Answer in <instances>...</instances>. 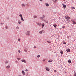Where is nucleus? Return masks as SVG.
<instances>
[{
    "instance_id": "2f4dec72",
    "label": "nucleus",
    "mask_w": 76,
    "mask_h": 76,
    "mask_svg": "<svg viewBox=\"0 0 76 76\" xmlns=\"http://www.w3.org/2000/svg\"><path fill=\"white\" fill-rule=\"evenodd\" d=\"M5 28L6 29H7V28H8V27L7 26H5Z\"/></svg>"
},
{
    "instance_id": "9d476101",
    "label": "nucleus",
    "mask_w": 76,
    "mask_h": 76,
    "mask_svg": "<svg viewBox=\"0 0 76 76\" xmlns=\"http://www.w3.org/2000/svg\"><path fill=\"white\" fill-rule=\"evenodd\" d=\"M72 22L73 23V24H75V25H76V21H75V20H74V21H73Z\"/></svg>"
},
{
    "instance_id": "a211bd4d",
    "label": "nucleus",
    "mask_w": 76,
    "mask_h": 76,
    "mask_svg": "<svg viewBox=\"0 0 76 76\" xmlns=\"http://www.w3.org/2000/svg\"><path fill=\"white\" fill-rule=\"evenodd\" d=\"M69 63L70 64L71 63V60H68Z\"/></svg>"
},
{
    "instance_id": "4468645a",
    "label": "nucleus",
    "mask_w": 76,
    "mask_h": 76,
    "mask_svg": "<svg viewBox=\"0 0 76 76\" xmlns=\"http://www.w3.org/2000/svg\"><path fill=\"white\" fill-rule=\"evenodd\" d=\"M10 67V65H8V66H7L6 67V69H9Z\"/></svg>"
},
{
    "instance_id": "f3484780",
    "label": "nucleus",
    "mask_w": 76,
    "mask_h": 76,
    "mask_svg": "<svg viewBox=\"0 0 76 76\" xmlns=\"http://www.w3.org/2000/svg\"><path fill=\"white\" fill-rule=\"evenodd\" d=\"M21 20H22L23 22L24 21V19H23V17L21 18Z\"/></svg>"
},
{
    "instance_id": "c03bdc74",
    "label": "nucleus",
    "mask_w": 76,
    "mask_h": 76,
    "mask_svg": "<svg viewBox=\"0 0 76 76\" xmlns=\"http://www.w3.org/2000/svg\"><path fill=\"white\" fill-rule=\"evenodd\" d=\"M15 63H18V61H15Z\"/></svg>"
},
{
    "instance_id": "393cba45",
    "label": "nucleus",
    "mask_w": 76,
    "mask_h": 76,
    "mask_svg": "<svg viewBox=\"0 0 76 76\" xmlns=\"http://www.w3.org/2000/svg\"><path fill=\"white\" fill-rule=\"evenodd\" d=\"M65 28V26H62V28H63V29H64Z\"/></svg>"
},
{
    "instance_id": "09e8293b",
    "label": "nucleus",
    "mask_w": 76,
    "mask_h": 76,
    "mask_svg": "<svg viewBox=\"0 0 76 76\" xmlns=\"http://www.w3.org/2000/svg\"><path fill=\"white\" fill-rule=\"evenodd\" d=\"M50 62H52V61H53L52 60L50 61Z\"/></svg>"
},
{
    "instance_id": "f704fd0d",
    "label": "nucleus",
    "mask_w": 76,
    "mask_h": 76,
    "mask_svg": "<svg viewBox=\"0 0 76 76\" xmlns=\"http://www.w3.org/2000/svg\"><path fill=\"white\" fill-rule=\"evenodd\" d=\"M74 20H71V21L72 22H73V21H74Z\"/></svg>"
},
{
    "instance_id": "7ed1b4c3",
    "label": "nucleus",
    "mask_w": 76,
    "mask_h": 76,
    "mask_svg": "<svg viewBox=\"0 0 76 76\" xmlns=\"http://www.w3.org/2000/svg\"><path fill=\"white\" fill-rule=\"evenodd\" d=\"M21 61H22V62H24V63H26V61H25V60L24 59L21 60Z\"/></svg>"
},
{
    "instance_id": "39448f33",
    "label": "nucleus",
    "mask_w": 76,
    "mask_h": 76,
    "mask_svg": "<svg viewBox=\"0 0 76 76\" xmlns=\"http://www.w3.org/2000/svg\"><path fill=\"white\" fill-rule=\"evenodd\" d=\"M69 18H70V17H69V16H68L67 17H65V19H66L68 20Z\"/></svg>"
},
{
    "instance_id": "3c124183",
    "label": "nucleus",
    "mask_w": 76,
    "mask_h": 76,
    "mask_svg": "<svg viewBox=\"0 0 76 76\" xmlns=\"http://www.w3.org/2000/svg\"><path fill=\"white\" fill-rule=\"evenodd\" d=\"M43 61H45V60H44Z\"/></svg>"
},
{
    "instance_id": "6ab92c4d",
    "label": "nucleus",
    "mask_w": 76,
    "mask_h": 76,
    "mask_svg": "<svg viewBox=\"0 0 76 76\" xmlns=\"http://www.w3.org/2000/svg\"><path fill=\"white\" fill-rule=\"evenodd\" d=\"M63 7L64 9H66V5H63Z\"/></svg>"
},
{
    "instance_id": "4d7b16f0",
    "label": "nucleus",
    "mask_w": 76,
    "mask_h": 76,
    "mask_svg": "<svg viewBox=\"0 0 76 76\" xmlns=\"http://www.w3.org/2000/svg\"><path fill=\"white\" fill-rule=\"evenodd\" d=\"M28 75V73H27V75Z\"/></svg>"
},
{
    "instance_id": "8fccbe9b",
    "label": "nucleus",
    "mask_w": 76,
    "mask_h": 76,
    "mask_svg": "<svg viewBox=\"0 0 76 76\" xmlns=\"http://www.w3.org/2000/svg\"><path fill=\"white\" fill-rule=\"evenodd\" d=\"M62 29V28H60V29Z\"/></svg>"
},
{
    "instance_id": "1a4fd4ad",
    "label": "nucleus",
    "mask_w": 76,
    "mask_h": 76,
    "mask_svg": "<svg viewBox=\"0 0 76 76\" xmlns=\"http://www.w3.org/2000/svg\"><path fill=\"white\" fill-rule=\"evenodd\" d=\"M18 22L19 24H21V21H20V20H18Z\"/></svg>"
},
{
    "instance_id": "603ef678",
    "label": "nucleus",
    "mask_w": 76,
    "mask_h": 76,
    "mask_svg": "<svg viewBox=\"0 0 76 76\" xmlns=\"http://www.w3.org/2000/svg\"><path fill=\"white\" fill-rule=\"evenodd\" d=\"M18 76H22V75H19Z\"/></svg>"
},
{
    "instance_id": "b1692460",
    "label": "nucleus",
    "mask_w": 76,
    "mask_h": 76,
    "mask_svg": "<svg viewBox=\"0 0 76 76\" xmlns=\"http://www.w3.org/2000/svg\"><path fill=\"white\" fill-rule=\"evenodd\" d=\"M44 24L43 23L42 24V28H44Z\"/></svg>"
},
{
    "instance_id": "cd10ccee",
    "label": "nucleus",
    "mask_w": 76,
    "mask_h": 76,
    "mask_svg": "<svg viewBox=\"0 0 76 76\" xmlns=\"http://www.w3.org/2000/svg\"><path fill=\"white\" fill-rule=\"evenodd\" d=\"M54 72L57 73V70H54Z\"/></svg>"
},
{
    "instance_id": "13d9d810",
    "label": "nucleus",
    "mask_w": 76,
    "mask_h": 76,
    "mask_svg": "<svg viewBox=\"0 0 76 76\" xmlns=\"http://www.w3.org/2000/svg\"><path fill=\"white\" fill-rule=\"evenodd\" d=\"M64 0V1H65V0Z\"/></svg>"
},
{
    "instance_id": "49530a36",
    "label": "nucleus",
    "mask_w": 76,
    "mask_h": 76,
    "mask_svg": "<svg viewBox=\"0 0 76 76\" xmlns=\"http://www.w3.org/2000/svg\"><path fill=\"white\" fill-rule=\"evenodd\" d=\"M64 41H63L62 42V43H64Z\"/></svg>"
},
{
    "instance_id": "4be33fe9",
    "label": "nucleus",
    "mask_w": 76,
    "mask_h": 76,
    "mask_svg": "<svg viewBox=\"0 0 76 76\" xmlns=\"http://www.w3.org/2000/svg\"><path fill=\"white\" fill-rule=\"evenodd\" d=\"M74 76H76V73L75 72L74 73Z\"/></svg>"
},
{
    "instance_id": "f257e3e1",
    "label": "nucleus",
    "mask_w": 76,
    "mask_h": 76,
    "mask_svg": "<svg viewBox=\"0 0 76 76\" xmlns=\"http://www.w3.org/2000/svg\"><path fill=\"white\" fill-rule=\"evenodd\" d=\"M45 18V16L43 15L42 17H40V19H41L42 20H43V19Z\"/></svg>"
},
{
    "instance_id": "f8f14e48",
    "label": "nucleus",
    "mask_w": 76,
    "mask_h": 76,
    "mask_svg": "<svg viewBox=\"0 0 76 76\" xmlns=\"http://www.w3.org/2000/svg\"><path fill=\"white\" fill-rule=\"evenodd\" d=\"M24 51H25V52H27V51H28V49L26 48L25 49H24Z\"/></svg>"
},
{
    "instance_id": "37998d69",
    "label": "nucleus",
    "mask_w": 76,
    "mask_h": 76,
    "mask_svg": "<svg viewBox=\"0 0 76 76\" xmlns=\"http://www.w3.org/2000/svg\"><path fill=\"white\" fill-rule=\"evenodd\" d=\"M66 44V42H64V43H63V44Z\"/></svg>"
},
{
    "instance_id": "ea45409f",
    "label": "nucleus",
    "mask_w": 76,
    "mask_h": 76,
    "mask_svg": "<svg viewBox=\"0 0 76 76\" xmlns=\"http://www.w3.org/2000/svg\"><path fill=\"white\" fill-rule=\"evenodd\" d=\"M18 52L19 53H20V52H21L20 50H18Z\"/></svg>"
},
{
    "instance_id": "9b49d317",
    "label": "nucleus",
    "mask_w": 76,
    "mask_h": 76,
    "mask_svg": "<svg viewBox=\"0 0 76 76\" xmlns=\"http://www.w3.org/2000/svg\"><path fill=\"white\" fill-rule=\"evenodd\" d=\"M22 73L23 75H25V72H24V71L22 70Z\"/></svg>"
},
{
    "instance_id": "0eeeda50",
    "label": "nucleus",
    "mask_w": 76,
    "mask_h": 76,
    "mask_svg": "<svg viewBox=\"0 0 76 76\" xmlns=\"http://www.w3.org/2000/svg\"><path fill=\"white\" fill-rule=\"evenodd\" d=\"M70 49L68 48V49H67V50H66V51H67V52H69V53H70Z\"/></svg>"
},
{
    "instance_id": "de8ad7c7",
    "label": "nucleus",
    "mask_w": 76,
    "mask_h": 76,
    "mask_svg": "<svg viewBox=\"0 0 76 76\" xmlns=\"http://www.w3.org/2000/svg\"><path fill=\"white\" fill-rule=\"evenodd\" d=\"M48 61L49 62H50V60H49Z\"/></svg>"
},
{
    "instance_id": "bb28decb",
    "label": "nucleus",
    "mask_w": 76,
    "mask_h": 76,
    "mask_svg": "<svg viewBox=\"0 0 76 76\" xmlns=\"http://www.w3.org/2000/svg\"><path fill=\"white\" fill-rule=\"evenodd\" d=\"M37 57H38V58H39L40 57V55H38L37 56Z\"/></svg>"
},
{
    "instance_id": "a878e982",
    "label": "nucleus",
    "mask_w": 76,
    "mask_h": 76,
    "mask_svg": "<svg viewBox=\"0 0 76 76\" xmlns=\"http://www.w3.org/2000/svg\"><path fill=\"white\" fill-rule=\"evenodd\" d=\"M47 42H48V43H49V44H51V42L49 41H47Z\"/></svg>"
},
{
    "instance_id": "79ce46f5",
    "label": "nucleus",
    "mask_w": 76,
    "mask_h": 76,
    "mask_svg": "<svg viewBox=\"0 0 76 76\" xmlns=\"http://www.w3.org/2000/svg\"><path fill=\"white\" fill-rule=\"evenodd\" d=\"M57 0H55V1H54V2H56V1L57 2Z\"/></svg>"
},
{
    "instance_id": "f03ea898",
    "label": "nucleus",
    "mask_w": 76,
    "mask_h": 76,
    "mask_svg": "<svg viewBox=\"0 0 76 76\" xmlns=\"http://www.w3.org/2000/svg\"><path fill=\"white\" fill-rule=\"evenodd\" d=\"M30 35V31H27V33L26 34V35H28V36H29Z\"/></svg>"
},
{
    "instance_id": "c85d7f7f",
    "label": "nucleus",
    "mask_w": 76,
    "mask_h": 76,
    "mask_svg": "<svg viewBox=\"0 0 76 76\" xmlns=\"http://www.w3.org/2000/svg\"><path fill=\"white\" fill-rule=\"evenodd\" d=\"M34 19H35V18H37V16H34Z\"/></svg>"
},
{
    "instance_id": "7c9ffc66",
    "label": "nucleus",
    "mask_w": 76,
    "mask_h": 76,
    "mask_svg": "<svg viewBox=\"0 0 76 76\" xmlns=\"http://www.w3.org/2000/svg\"><path fill=\"white\" fill-rule=\"evenodd\" d=\"M9 62V61H5V63H8V62Z\"/></svg>"
},
{
    "instance_id": "2eb2a0df",
    "label": "nucleus",
    "mask_w": 76,
    "mask_h": 76,
    "mask_svg": "<svg viewBox=\"0 0 76 76\" xmlns=\"http://www.w3.org/2000/svg\"><path fill=\"white\" fill-rule=\"evenodd\" d=\"M57 25L56 24H53V26L54 27V28H56V27H57Z\"/></svg>"
},
{
    "instance_id": "423d86ee",
    "label": "nucleus",
    "mask_w": 76,
    "mask_h": 76,
    "mask_svg": "<svg viewBox=\"0 0 76 76\" xmlns=\"http://www.w3.org/2000/svg\"><path fill=\"white\" fill-rule=\"evenodd\" d=\"M46 70L47 71H50V69H49V68L48 67L46 68Z\"/></svg>"
},
{
    "instance_id": "6e6d98bb",
    "label": "nucleus",
    "mask_w": 76,
    "mask_h": 76,
    "mask_svg": "<svg viewBox=\"0 0 76 76\" xmlns=\"http://www.w3.org/2000/svg\"><path fill=\"white\" fill-rule=\"evenodd\" d=\"M62 5H64L63 4H62Z\"/></svg>"
},
{
    "instance_id": "ddd939ff",
    "label": "nucleus",
    "mask_w": 76,
    "mask_h": 76,
    "mask_svg": "<svg viewBox=\"0 0 76 76\" xmlns=\"http://www.w3.org/2000/svg\"><path fill=\"white\" fill-rule=\"evenodd\" d=\"M46 6L47 7H48L49 6V4L48 3H46L45 4Z\"/></svg>"
},
{
    "instance_id": "4c0bfd02",
    "label": "nucleus",
    "mask_w": 76,
    "mask_h": 76,
    "mask_svg": "<svg viewBox=\"0 0 76 76\" xmlns=\"http://www.w3.org/2000/svg\"><path fill=\"white\" fill-rule=\"evenodd\" d=\"M34 48H37V47L36 46H34Z\"/></svg>"
},
{
    "instance_id": "c9c22d12",
    "label": "nucleus",
    "mask_w": 76,
    "mask_h": 76,
    "mask_svg": "<svg viewBox=\"0 0 76 76\" xmlns=\"http://www.w3.org/2000/svg\"><path fill=\"white\" fill-rule=\"evenodd\" d=\"M16 28V29H19V27H18V26Z\"/></svg>"
},
{
    "instance_id": "dca6fc26",
    "label": "nucleus",
    "mask_w": 76,
    "mask_h": 76,
    "mask_svg": "<svg viewBox=\"0 0 76 76\" xmlns=\"http://www.w3.org/2000/svg\"><path fill=\"white\" fill-rule=\"evenodd\" d=\"M44 22H45V23H48V21H47L45 20H44Z\"/></svg>"
},
{
    "instance_id": "5fc2aeb1",
    "label": "nucleus",
    "mask_w": 76,
    "mask_h": 76,
    "mask_svg": "<svg viewBox=\"0 0 76 76\" xmlns=\"http://www.w3.org/2000/svg\"><path fill=\"white\" fill-rule=\"evenodd\" d=\"M42 0H40V1H42Z\"/></svg>"
},
{
    "instance_id": "473e14b6",
    "label": "nucleus",
    "mask_w": 76,
    "mask_h": 76,
    "mask_svg": "<svg viewBox=\"0 0 76 76\" xmlns=\"http://www.w3.org/2000/svg\"><path fill=\"white\" fill-rule=\"evenodd\" d=\"M26 6H29V4H26Z\"/></svg>"
},
{
    "instance_id": "6e6552de",
    "label": "nucleus",
    "mask_w": 76,
    "mask_h": 76,
    "mask_svg": "<svg viewBox=\"0 0 76 76\" xmlns=\"http://www.w3.org/2000/svg\"><path fill=\"white\" fill-rule=\"evenodd\" d=\"M21 5L23 7H25V4H22Z\"/></svg>"
},
{
    "instance_id": "a19ab883",
    "label": "nucleus",
    "mask_w": 76,
    "mask_h": 76,
    "mask_svg": "<svg viewBox=\"0 0 76 76\" xmlns=\"http://www.w3.org/2000/svg\"><path fill=\"white\" fill-rule=\"evenodd\" d=\"M17 60H20V58H17Z\"/></svg>"
},
{
    "instance_id": "a18cd8bd",
    "label": "nucleus",
    "mask_w": 76,
    "mask_h": 76,
    "mask_svg": "<svg viewBox=\"0 0 76 76\" xmlns=\"http://www.w3.org/2000/svg\"><path fill=\"white\" fill-rule=\"evenodd\" d=\"M26 72H28V69H26L25 70Z\"/></svg>"
},
{
    "instance_id": "c756f323",
    "label": "nucleus",
    "mask_w": 76,
    "mask_h": 76,
    "mask_svg": "<svg viewBox=\"0 0 76 76\" xmlns=\"http://www.w3.org/2000/svg\"><path fill=\"white\" fill-rule=\"evenodd\" d=\"M71 9H75V10L76 9H75V7H71Z\"/></svg>"
},
{
    "instance_id": "58836bf2",
    "label": "nucleus",
    "mask_w": 76,
    "mask_h": 76,
    "mask_svg": "<svg viewBox=\"0 0 76 76\" xmlns=\"http://www.w3.org/2000/svg\"><path fill=\"white\" fill-rule=\"evenodd\" d=\"M0 24H1V25H2V24H4V23H1Z\"/></svg>"
},
{
    "instance_id": "aec40b11",
    "label": "nucleus",
    "mask_w": 76,
    "mask_h": 76,
    "mask_svg": "<svg viewBox=\"0 0 76 76\" xmlns=\"http://www.w3.org/2000/svg\"><path fill=\"white\" fill-rule=\"evenodd\" d=\"M44 31V30H42L41 31L39 32V34H42V32Z\"/></svg>"
},
{
    "instance_id": "864d4df0",
    "label": "nucleus",
    "mask_w": 76,
    "mask_h": 76,
    "mask_svg": "<svg viewBox=\"0 0 76 76\" xmlns=\"http://www.w3.org/2000/svg\"><path fill=\"white\" fill-rule=\"evenodd\" d=\"M53 0V1H54V0Z\"/></svg>"
},
{
    "instance_id": "20e7f679",
    "label": "nucleus",
    "mask_w": 76,
    "mask_h": 76,
    "mask_svg": "<svg viewBox=\"0 0 76 76\" xmlns=\"http://www.w3.org/2000/svg\"><path fill=\"white\" fill-rule=\"evenodd\" d=\"M37 24L39 25V26H41V25H42V24H41V23H37Z\"/></svg>"
},
{
    "instance_id": "e433bc0d",
    "label": "nucleus",
    "mask_w": 76,
    "mask_h": 76,
    "mask_svg": "<svg viewBox=\"0 0 76 76\" xmlns=\"http://www.w3.org/2000/svg\"><path fill=\"white\" fill-rule=\"evenodd\" d=\"M67 21H68V23H69V22H70V20H67Z\"/></svg>"
},
{
    "instance_id": "412c9836",
    "label": "nucleus",
    "mask_w": 76,
    "mask_h": 76,
    "mask_svg": "<svg viewBox=\"0 0 76 76\" xmlns=\"http://www.w3.org/2000/svg\"><path fill=\"white\" fill-rule=\"evenodd\" d=\"M60 53L61 54H63V52L62 51H60Z\"/></svg>"
},
{
    "instance_id": "72a5a7b5",
    "label": "nucleus",
    "mask_w": 76,
    "mask_h": 76,
    "mask_svg": "<svg viewBox=\"0 0 76 76\" xmlns=\"http://www.w3.org/2000/svg\"><path fill=\"white\" fill-rule=\"evenodd\" d=\"M18 41H20V39H18Z\"/></svg>"
},
{
    "instance_id": "5701e85b",
    "label": "nucleus",
    "mask_w": 76,
    "mask_h": 76,
    "mask_svg": "<svg viewBox=\"0 0 76 76\" xmlns=\"http://www.w3.org/2000/svg\"><path fill=\"white\" fill-rule=\"evenodd\" d=\"M19 16H20V17L21 18H22V14H21L20 15H19Z\"/></svg>"
}]
</instances>
